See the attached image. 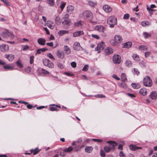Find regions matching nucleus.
<instances>
[{"instance_id":"603ef678","label":"nucleus","mask_w":157,"mask_h":157,"mask_svg":"<svg viewBox=\"0 0 157 157\" xmlns=\"http://www.w3.org/2000/svg\"><path fill=\"white\" fill-rule=\"evenodd\" d=\"M57 66L58 67L61 69H63L64 68L63 65L60 62L58 63Z\"/></svg>"},{"instance_id":"a878e982","label":"nucleus","mask_w":157,"mask_h":157,"mask_svg":"<svg viewBox=\"0 0 157 157\" xmlns=\"http://www.w3.org/2000/svg\"><path fill=\"white\" fill-rule=\"evenodd\" d=\"M53 22L51 21H48L47 22V25L51 29H53L54 28V26L53 25Z\"/></svg>"},{"instance_id":"0e129e2a","label":"nucleus","mask_w":157,"mask_h":157,"mask_svg":"<svg viewBox=\"0 0 157 157\" xmlns=\"http://www.w3.org/2000/svg\"><path fill=\"white\" fill-rule=\"evenodd\" d=\"M100 155L102 157H105V154L103 150H101L100 152Z\"/></svg>"},{"instance_id":"0eeeda50","label":"nucleus","mask_w":157,"mask_h":157,"mask_svg":"<svg viewBox=\"0 0 157 157\" xmlns=\"http://www.w3.org/2000/svg\"><path fill=\"white\" fill-rule=\"evenodd\" d=\"M105 45L103 42H100L97 45V46L95 48V50L98 52L99 53L101 50H102L104 49Z\"/></svg>"},{"instance_id":"9b49d317","label":"nucleus","mask_w":157,"mask_h":157,"mask_svg":"<svg viewBox=\"0 0 157 157\" xmlns=\"http://www.w3.org/2000/svg\"><path fill=\"white\" fill-rule=\"evenodd\" d=\"M56 55L60 59H63L64 57L65 54L63 52L58 50L56 52Z\"/></svg>"},{"instance_id":"c85d7f7f","label":"nucleus","mask_w":157,"mask_h":157,"mask_svg":"<svg viewBox=\"0 0 157 157\" xmlns=\"http://www.w3.org/2000/svg\"><path fill=\"white\" fill-rule=\"evenodd\" d=\"M68 33V32L66 30H62L58 32V34L60 36H62Z\"/></svg>"},{"instance_id":"f704fd0d","label":"nucleus","mask_w":157,"mask_h":157,"mask_svg":"<svg viewBox=\"0 0 157 157\" xmlns=\"http://www.w3.org/2000/svg\"><path fill=\"white\" fill-rule=\"evenodd\" d=\"M47 3L50 6H53L54 5V2L53 0H47Z\"/></svg>"},{"instance_id":"dca6fc26","label":"nucleus","mask_w":157,"mask_h":157,"mask_svg":"<svg viewBox=\"0 0 157 157\" xmlns=\"http://www.w3.org/2000/svg\"><path fill=\"white\" fill-rule=\"evenodd\" d=\"M109 20L111 23H114L115 24H117V18L114 16L110 17Z\"/></svg>"},{"instance_id":"37998d69","label":"nucleus","mask_w":157,"mask_h":157,"mask_svg":"<svg viewBox=\"0 0 157 157\" xmlns=\"http://www.w3.org/2000/svg\"><path fill=\"white\" fill-rule=\"evenodd\" d=\"M61 4L60 8L61 10L62 11L63 10V8H64L66 4L65 2H61Z\"/></svg>"},{"instance_id":"4468645a","label":"nucleus","mask_w":157,"mask_h":157,"mask_svg":"<svg viewBox=\"0 0 157 157\" xmlns=\"http://www.w3.org/2000/svg\"><path fill=\"white\" fill-rule=\"evenodd\" d=\"M64 50L65 53L66 55H69L71 53V50L70 48L67 45H65L64 46Z\"/></svg>"},{"instance_id":"c9c22d12","label":"nucleus","mask_w":157,"mask_h":157,"mask_svg":"<svg viewBox=\"0 0 157 157\" xmlns=\"http://www.w3.org/2000/svg\"><path fill=\"white\" fill-rule=\"evenodd\" d=\"M60 18L59 15L56 16V17L55 19V21H56V23L57 24L59 25V24H60Z\"/></svg>"},{"instance_id":"680f3d73","label":"nucleus","mask_w":157,"mask_h":157,"mask_svg":"<svg viewBox=\"0 0 157 157\" xmlns=\"http://www.w3.org/2000/svg\"><path fill=\"white\" fill-rule=\"evenodd\" d=\"M64 74L69 76H74V75L71 73L69 72H65Z\"/></svg>"},{"instance_id":"58836bf2","label":"nucleus","mask_w":157,"mask_h":157,"mask_svg":"<svg viewBox=\"0 0 157 157\" xmlns=\"http://www.w3.org/2000/svg\"><path fill=\"white\" fill-rule=\"evenodd\" d=\"M132 71L133 72V73L134 75H138L140 74L139 71L136 69L133 68Z\"/></svg>"},{"instance_id":"393cba45","label":"nucleus","mask_w":157,"mask_h":157,"mask_svg":"<svg viewBox=\"0 0 157 157\" xmlns=\"http://www.w3.org/2000/svg\"><path fill=\"white\" fill-rule=\"evenodd\" d=\"M139 93L142 95L145 96L147 94V91L145 88H142L140 90Z\"/></svg>"},{"instance_id":"4c0bfd02","label":"nucleus","mask_w":157,"mask_h":157,"mask_svg":"<svg viewBox=\"0 0 157 157\" xmlns=\"http://www.w3.org/2000/svg\"><path fill=\"white\" fill-rule=\"evenodd\" d=\"M124 82L121 83H118V85L119 86L124 88H125L126 87V85L124 83Z\"/></svg>"},{"instance_id":"2eb2a0df","label":"nucleus","mask_w":157,"mask_h":157,"mask_svg":"<svg viewBox=\"0 0 157 157\" xmlns=\"http://www.w3.org/2000/svg\"><path fill=\"white\" fill-rule=\"evenodd\" d=\"M95 29L100 32H103L105 30V28L100 25H96L94 28Z\"/></svg>"},{"instance_id":"8fccbe9b","label":"nucleus","mask_w":157,"mask_h":157,"mask_svg":"<svg viewBox=\"0 0 157 157\" xmlns=\"http://www.w3.org/2000/svg\"><path fill=\"white\" fill-rule=\"evenodd\" d=\"M34 56H31L30 57V63L31 64H32L34 61Z\"/></svg>"},{"instance_id":"7ed1b4c3","label":"nucleus","mask_w":157,"mask_h":157,"mask_svg":"<svg viewBox=\"0 0 157 157\" xmlns=\"http://www.w3.org/2000/svg\"><path fill=\"white\" fill-rule=\"evenodd\" d=\"M143 84L144 86L151 87L152 85L151 79L149 76H146L144 78Z\"/></svg>"},{"instance_id":"cd10ccee","label":"nucleus","mask_w":157,"mask_h":157,"mask_svg":"<svg viewBox=\"0 0 157 157\" xmlns=\"http://www.w3.org/2000/svg\"><path fill=\"white\" fill-rule=\"evenodd\" d=\"M73 150V147L71 146H70L68 148H65V149H63V151H64V152H67V153L70 152L71 151H72Z\"/></svg>"},{"instance_id":"c03bdc74","label":"nucleus","mask_w":157,"mask_h":157,"mask_svg":"<svg viewBox=\"0 0 157 157\" xmlns=\"http://www.w3.org/2000/svg\"><path fill=\"white\" fill-rule=\"evenodd\" d=\"M94 97L96 98H105V96L103 94H98L97 95H95L94 96Z\"/></svg>"},{"instance_id":"49530a36","label":"nucleus","mask_w":157,"mask_h":157,"mask_svg":"<svg viewBox=\"0 0 157 157\" xmlns=\"http://www.w3.org/2000/svg\"><path fill=\"white\" fill-rule=\"evenodd\" d=\"M103 9L106 13L108 12V5H105L103 7Z\"/></svg>"},{"instance_id":"9d476101","label":"nucleus","mask_w":157,"mask_h":157,"mask_svg":"<svg viewBox=\"0 0 157 157\" xmlns=\"http://www.w3.org/2000/svg\"><path fill=\"white\" fill-rule=\"evenodd\" d=\"M3 67L6 71L7 70H12L13 69L14 66L12 64H8L4 65Z\"/></svg>"},{"instance_id":"39448f33","label":"nucleus","mask_w":157,"mask_h":157,"mask_svg":"<svg viewBox=\"0 0 157 157\" xmlns=\"http://www.w3.org/2000/svg\"><path fill=\"white\" fill-rule=\"evenodd\" d=\"M117 144L115 141H109V151L111 150L113 151L115 149V147Z\"/></svg>"},{"instance_id":"ddd939ff","label":"nucleus","mask_w":157,"mask_h":157,"mask_svg":"<svg viewBox=\"0 0 157 157\" xmlns=\"http://www.w3.org/2000/svg\"><path fill=\"white\" fill-rule=\"evenodd\" d=\"M61 21L63 24L65 25H70L71 22L70 19H65L64 18L62 19Z\"/></svg>"},{"instance_id":"b1692460","label":"nucleus","mask_w":157,"mask_h":157,"mask_svg":"<svg viewBox=\"0 0 157 157\" xmlns=\"http://www.w3.org/2000/svg\"><path fill=\"white\" fill-rule=\"evenodd\" d=\"M141 25L143 26H149L151 25V23L148 21H144L141 23Z\"/></svg>"},{"instance_id":"1a4fd4ad","label":"nucleus","mask_w":157,"mask_h":157,"mask_svg":"<svg viewBox=\"0 0 157 157\" xmlns=\"http://www.w3.org/2000/svg\"><path fill=\"white\" fill-rule=\"evenodd\" d=\"M82 15L84 19H86L91 17L92 16V13L89 11H86L83 12Z\"/></svg>"},{"instance_id":"e2e57ef3","label":"nucleus","mask_w":157,"mask_h":157,"mask_svg":"<svg viewBox=\"0 0 157 157\" xmlns=\"http://www.w3.org/2000/svg\"><path fill=\"white\" fill-rule=\"evenodd\" d=\"M23 47L22 50L23 51L26 50L29 48V46L27 45H24L23 46Z\"/></svg>"},{"instance_id":"423d86ee","label":"nucleus","mask_w":157,"mask_h":157,"mask_svg":"<svg viewBox=\"0 0 157 157\" xmlns=\"http://www.w3.org/2000/svg\"><path fill=\"white\" fill-rule=\"evenodd\" d=\"M113 61L114 63L115 64L120 63L121 61V56L118 55H114L113 57Z\"/></svg>"},{"instance_id":"e433bc0d","label":"nucleus","mask_w":157,"mask_h":157,"mask_svg":"<svg viewBox=\"0 0 157 157\" xmlns=\"http://www.w3.org/2000/svg\"><path fill=\"white\" fill-rule=\"evenodd\" d=\"M132 64V63L129 60H127L125 62V65L127 67H131Z\"/></svg>"},{"instance_id":"4be33fe9","label":"nucleus","mask_w":157,"mask_h":157,"mask_svg":"<svg viewBox=\"0 0 157 157\" xmlns=\"http://www.w3.org/2000/svg\"><path fill=\"white\" fill-rule=\"evenodd\" d=\"M84 32L82 31H79L75 32L73 33V36L74 37L79 36L81 35H83Z\"/></svg>"},{"instance_id":"473e14b6","label":"nucleus","mask_w":157,"mask_h":157,"mask_svg":"<svg viewBox=\"0 0 157 157\" xmlns=\"http://www.w3.org/2000/svg\"><path fill=\"white\" fill-rule=\"evenodd\" d=\"M16 64L17 66L20 68H22L23 67V65L21 63V62L20 59L18 60L17 61Z\"/></svg>"},{"instance_id":"a18cd8bd","label":"nucleus","mask_w":157,"mask_h":157,"mask_svg":"<svg viewBox=\"0 0 157 157\" xmlns=\"http://www.w3.org/2000/svg\"><path fill=\"white\" fill-rule=\"evenodd\" d=\"M89 67V65H85L82 69V71H87Z\"/></svg>"},{"instance_id":"6e6552de","label":"nucleus","mask_w":157,"mask_h":157,"mask_svg":"<svg viewBox=\"0 0 157 157\" xmlns=\"http://www.w3.org/2000/svg\"><path fill=\"white\" fill-rule=\"evenodd\" d=\"M73 48L75 51H79L82 49L79 43L77 42H76L74 43L73 45Z\"/></svg>"},{"instance_id":"2f4dec72","label":"nucleus","mask_w":157,"mask_h":157,"mask_svg":"<svg viewBox=\"0 0 157 157\" xmlns=\"http://www.w3.org/2000/svg\"><path fill=\"white\" fill-rule=\"evenodd\" d=\"M93 150L92 147H86L85 148V151L86 152L88 153H90Z\"/></svg>"},{"instance_id":"20e7f679","label":"nucleus","mask_w":157,"mask_h":157,"mask_svg":"<svg viewBox=\"0 0 157 157\" xmlns=\"http://www.w3.org/2000/svg\"><path fill=\"white\" fill-rule=\"evenodd\" d=\"M44 65L46 67H48L50 68H52L54 67L53 63L49 60L47 59H44L43 60Z\"/></svg>"},{"instance_id":"6e6d98bb","label":"nucleus","mask_w":157,"mask_h":157,"mask_svg":"<svg viewBox=\"0 0 157 157\" xmlns=\"http://www.w3.org/2000/svg\"><path fill=\"white\" fill-rule=\"evenodd\" d=\"M92 140L93 141L97 142L98 143H101L102 141V140H101V139H93Z\"/></svg>"},{"instance_id":"5fc2aeb1","label":"nucleus","mask_w":157,"mask_h":157,"mask_svg":"<svg viewBox=\"0 0 157 157\" xmlns=\"http://www.w3.org/2000/svg\"><path fill=\"white\" fill-rule=\"evenodd\" d=\"M129 17V15L128 13L125 14L123 17V19H128Z\"/></svg>"},{"instance_id":"f257e3e1","label":"nucleus","mask_w":157,"mask_h":157,"mask_svg":"<svg viewBox=\"0 0 157 157\" xmlns=\"http://www.w3.org/2000/svg\"><path fill=\"white\" fill-rule=\"evenodd\" d=\"M122 41V38L121 36L119 35H116L114 36V40H111L110 44L113 46H117L118 44L120 43Z\"/></svg>"},{"instance_id":"338daca9","label":"nucleus","mask_w":157,"mask_h":157,"mask_svg":"<svg viewBox=\"0 0 157 157\" xmlns=\"http://www.w3.org/2000/svg\"><path fill=\"white\" fill-rule=\"evenodd\" d=\"M151 54V52H147L145 53V56L146 58L149 57Z\"/></svg>"},{"instance_id":"79ce46f5","label":"nucleus","mask_w":157,"mask_h":157,"mask_svg":"<svg viewBox=\"0 0 157 157\" xmlns=\"http://www.w3.org/2000/svg\"><path fill=\"white\" fill-rule=\"evenodd\" d=\"M82 22L81 21H79L78 22H75L74 24V25L76 27H78L82 25Z\"/></svg>"},{"instance_id":"f3484780","label":"nucleus","mask_w":157,"mask_h":157,"mask_svg":"<svg viewBox=\"0 0 157 157\" xmlns=\"http://www.w3.org/2000/svg\"><path fill=\"white\" fill-rule=\"evenodd\" d=\"M5 57L7 58L9 61H13L14 59V56L12 54H6Z\"/></svg>"},{"instance_id":"f03ea898","label":"nucleus","mask_w":157,"mask_h":157,"mask_svg":"<svg viewBox=\"0 0 157 157\" xmlns=\"http://www.w3.org/2000/svg\"><path fill=\"white\" fill-rule=\"evenodd\" d=\"M1 35L4 38H7L10 37L11 39L13 38L14 35L11 32H9L6 29L4 30L1 33Z\"/></svg>"},{"instance_id":"de8ad7c7","label":"nucleus","mask_w":157,"mask_h":157,"mask_svg":"<svg viewBox=\"0 0 157 157\" xmlns=\"http://www.w3.org/2000/svg\"><path fill=\"white\" fill-rule=\"evenodd\" d=\"M41 71L44 75H47L49 74V72L44 69H42Z\"/></svg>"},{"instance_id":"bf43d9fd","label":"nucleus","mask_w":157,"mask_h":157,"mask_svg":"<svg viewBox=\"0 0 157 157\" xmlns=\"http://www.w3.org/2000/svg\"><path fill=\"white\" fill-rule=\"evenodd\" d=\"M119 155L120 157H126L125 155L122 151L120 152Z\"/></svg>"},{"instance_id":"aec40b11","label":"nucleus","mask_w":157,"mask_h":157,"mask_svg":"<svg viewBox=\"0 0 157 157\" xmlns=\"http://www.w3.org/2000/svg\"><path fill=\"white\" fill-rule=\"evenodd\" d=\"M149 96L152 99H155L157 98V94L155 91H153L151 93Z\"/></svg>"},{"instance_id":"a19ab883","label":"nucleus","mask_w":157,"mask_h":157,"mask_svg":"<svg viewBox=\"0 0 157 157\" xmlns=\"http://www.w3.org/2000/svg\"><path fill=\"white\" fill-rule=\"evenodd\" d=\"M89 5L91 7H94L96 5V4L92 1H90L88 2Z\"/></svg>"},{"instance_id":"09e8293b","label":"nucleus","mask_w":157,"mask_h":157,"mask_svg":"<svg viewBox=\"0 0 157 157\" xmlns=\"http://www.w3.org/2000/svg\"><path fill=\"white\" fill-rule=\"evenodd\" d=\"M143 35L144 37L145 38H147V37L150 36L151 35L150 34L147 32H144L143 33Z\"/></svg>"},{"instance_id":"f8f14e48","label":"nucleus","mask_w":157,"mask_h":157,"mask_svg":"<svg viewBox=\"0 0 157 157\" xmlns=\"http://www.w3.org/2000/svg\"><path fill=\"white\" fill-rule=\"evenodd\" d=\"M9 49L8 46L6 44H2L0 46V50L2 52L7 51Z\"/></svg>"},{"instance_id":"052dcab7","label":"nucleus","mask_w":157,"mask_h":157,"mask_svg":"<svg viewBox=\"0 0 157 157\" xmlns=\"http://www.w3.org/2000/svg\"><path fill=\"white\" fill-rule=\"evenodd\" d=\"M71 66L73 68H75L76 67V63L75 62H72L71 63Z\"/></svg>"},{"instance_id":"bb28decb","label":"nucleus","mask_w":157,"mask_h":157,"mask_svg":"<svg viewBox=\"0 0 157 157\" xmlns=\"http://www.w3.org/2000/svg\"><path fill=\"white\" fill-rule=\"evenodd\" d=\"M121 76V79L123 82H125L127 81V79L126 78V75L124 73H122Z\"/></svg>"},{"instance_id":"6ab92c4d","label":"nucleus","mask_w":157,"mask_h":157,"mask_svg":"<svg viewBox=\"0 0 157 157\" xmlns=\"http://www.w3.org/2000/svg\"><path fill=\"white\" fill-rule=\"evenodd\" d=\"M38 43L41 45H44L45 44L46 40L43 38H40L37 40Z\"/></svg>"},{"instance_id":"ea45409f","label":"nucleus","mask_w":157,"mask_h":157,"mask_svg":"<svg viewBox=\"0 0 157 157\" xmlns=\"http://www.w3.org/2000/svg\"><path fill=\"white\" fill-rule=\"evenodd\" d=\"M139 49L143 50V51H147V48L146 46L144 45H141L139 47Z\"/></svg>"},{"instance_id":"13d9d810","label":"nucleus","mask_w":157,"mask_h":157,"mask_svg":"<svg viewBox=\"0 0 157 157\" xmlns=\"http://www.w3.org/2000/svg\"><path fill=\"white\" fill-rule=\"evenodd\" d=\"M50 109L52 111H57L58 110V109L52 106L50 107Z\"/></svg>"},{"instance_id":"7c9ffc66","label":"nucleus","mask_w":157,"mask_h":157,"mask_svg":"<svg viewBox=\"0 0 157 157\" xmlns=\"http://www.w3.org/2000/svg\"><path fill=\"white\" fill-rule=\"evenodd\" d=\"M133 59L135 61H138L140 60V58L139 56L136 54H133L132 56Z\"/></svg>"},{"instance_id":"a211bd4d","label":"nucleus","mask_w":157,"mask_h":157,"mask_svg":"<svg viewBox=\"0 0 157 157\" xmlns=\"http://www.w3.org/2000/svg\"><path fill=\"white\" fill-rule=\"evenodd\" d=\"M129 149L132 150L136 151L137 150L141 149V147H136V145L133 144H130L129 146Z\"/></svg>"},{"instance_id":"774afa93","label":"nucleus","mask_w":157,"mask_h":157,"mask_svg":"<svg viewBox=\"0 0 157 157\" xmlns=\"http://www.w3.org/2000/svg\"><path fill=\"white\" fill-rule=\"evenodd\" d=\"M113 52V49L109 47V54H110L112 53Z\"/></svg>"},{"instance_id":"3c124183","label":"nucleus","mask_w":157,"mask_h":157,"mask_svg":"<svg viewBox=\"0 0 157 157\" xmlns=\"http://www.w3.org/2000/svg\"><path fill=\"white\" fill-rule=\"evenodd\" d=\"M125 144V143L124 142H122V144H119L118 146V149H120L121 150H122L123 149V145Z\"/></svg>"},{"instance_id":"5701e85b","label":"nucleus","mask_w":157,"mask_h":157,"mask_svg":"<svg viewBox=\"0 0 157 157\" xmlns=\"http://www.w3.org/2000/svg\"><path fill=\"white\" fill-rule=\"evenodd\" d=\"M132 45V43L131 42H128L124 44L123 48H129Z\"/></svg>"},{"instance_id":"4d7b16f0","label":"nucleus","mask_w":157,"mask_h":157,"mask_svg":"<svg viewBox=\"0 0 157 157\" xmlns=\"http://www.w3.org/2000/svg\"><path fill=\"white\" fill-rule=\"evenodd\" d=\"M91 36L94 38H95L96 39H99V37L97 35L92 34Z\"/></svg>"},{"instance_id":"69168bd1","label":"nucleus","mask_w":157,"mask_h":157,"mask_svg":"<svg viewBox=\"0 0 157 157\" xmlns=\"http://www.w3.org/2000/svg\"><path fill=\"white\" fill-rule=\"evenodd\" d=\"M1 1L4 3L7 6L9 5V3L7 0H1Z\"/></svg>"},{"instance_id":"c756f323","label":"nucleus","mask_w":157,"mask_h":157,"mask_svg":"<svg viewBox=\"0 0 157 157\" xmlns=\"http://www.w3.org/2000/svg\"><path fill=\"white\" fill-rule=\"evenodd\" d=\"M132 87L134 89H138L140 87V86L138 83H132L131 84Z\"/></svg>"},{"instance_id":"412c9836","label":"nucleus","mask_w":157,"mask_h":157,"mask_svg":"<svg viewBox=\"0 0 157 157\" xmlns=\"http://www.w3.org/2000/svg\"><path fill=\"white\" fill-rule=\"evenodd\" d=\"M74 11V7L72 6H69L67 7V11L69 13H72Z\"/></svg>"},{"instance_id":"864d4df0","label":"nucleus","mask_w":157,"mask_h":157,"mask_svg":"<svg viewBox=\"0 0 157 157\" xmlns=\"http://www.w3.org/2000/svg\"><path fill=\"white\" fill-rule=\"evenodd\" d=\"M47 56L51 59H55L53 56L50 53H48L47 54Z\"/></svg>"},{"instance_id":"72a5a7b5","label":"nucleus","mask_w":157,"mask_h":157,"mask_svg":"<svg viewBox=\"0 0 157 157\" xmlns=\"http://www.w3.org/2000/svg\"><path fill=\"white\" fill-rule=\"evenodd\" d=\"M30 151L31 152V153H33V155H35L36 154L40 151L38 150V149L36 148L34 150H31Z\"/></svg>"}]
</instances>
